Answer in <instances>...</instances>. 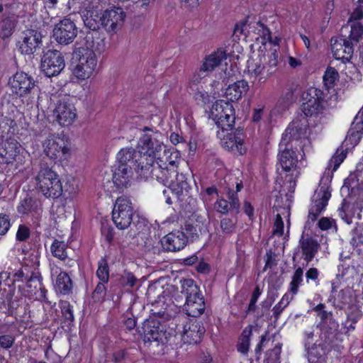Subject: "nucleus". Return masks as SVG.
Wrapping results in <instances>:
<instances>
[{"mask_svg": "<svg viewBox=\"0 0 363 363\" xmlns=\"http://www.w3.org/2000/svg\"><path fill=\"white\" fill-rule=\"evenodd\" d=\"M279 59L278 45L259 54L257 59L247 61V71L251 78L257 79L259 84H264L267 79L277 70Z\"/></svg>", "mask_w": 363, "mask_h": 363, "instance_id": "f257e3e1", "label": "nucleus"}, {"mask_svg": "<svg viewBox=\"0 0 363 363\" xmlns=\"http://www.w3.org/2000/svg\"><path fill=\"white\" fill-rule=\"evenodd\" d=\"M14 343V337L10 335H3L0 336V346L3 349H9Z\"/></svg>", "mask_w": 363, "mask_h": 363, "instance_id": "774afa93", "label": "nucleus"}, {"mask_svg": "<svg viewBox=\"0 0 363 363\" xmlns=\"http://www.w3.org/2000/svg\"><path fill=\"white\" fill-rule=\"evenodd\" d=\"M36 187L46 198H59L63 191L58 175L44 159L39 163V170L35 176Z\"/></svg>", "mask_w": 363, "mask_h": 363, "instance_id": "f03ea898", "label": "nucleus"}, {"mask_svg": "<svg viewBox=\"0 0 363 363\" xmlns=\"http://www.w3.org/2000/svg\"><path fill=\"white\" fill-rule=\"evenodd\" d=\"M16 125L15 121L9 117L0 116V141L8 138V135Z\"/></svg>", "mask_w": 363, "mask_h": 363, "instance_id": "ea45409f", "label": "nucleus"}, {"mask_svg": "<svg viewBox=\"0 0 363 363\" xmlns=\"http://www.w3.org/2000/svg\"><path fill=\"white\" fill-rule=\"evenodd\" d=\"M206 330L201 322L190 320L184 325L182 340L184 343L196 345L201 341Z\"/></svg>", "mask_w": 363, "mask_h": 363, "instance_id": "b1692460", "label": "nucleus"}, {"mask_svg": "<svg viewBox=\"0 0 363 363\" xmlns=\"http://www.w3.org/2000/svg\"><path fill=\"white\" fill-rule=\"evenodd\" d=\"M281 350V346L278 344L273 349L267 351L264 363H280Z\"/></svg>", "mask_w": 363, "mask_h": 363, "instance_id": "3c124183", "label": "nucleus"}, {"mask_svg": "<svg viewBox=\"0 0 363 363\" xmlns=\"http://www.w3.org/2000/svg\"><path fill=\"white\" fill-rule=\"evenodd\" d=\"M104 16L105 30L108 33H116L122 28L126 15L122 8L114 7L104 11Z\"/></svg>", "mask_w": 363, "mask_h": 363, "instance_id": "4be33fe9", "label": "nucleus"}, {"mask_svg": "<svg viewBox=\"0 0 363 363\" xmlns=\"http://www.w3.org/2000/svg\"><path fill=\"white\" fill-rule=\"evenodd\" d=\"M18 20L12 16L2 18L0 21V38L3 40L9 39L15 32Z\"/></svg>", "mask_w": 363, "mask_h": 363, "instance_id": "2f4dec72", "label": "nucleus"}, {"mask_svg": "<svg viewBox=\"0 0 363 363\" xmlns=\"http://www.w3.org/2000/svg\"><path fill=\"white\" fill-rule=\"evenodd\" d=\"M301 250L303 259L306 262V266L315 257L320 249V245L318 240L309 235H305L303 232L299 240L298 250Z\"/></svg>", "mask_w": 363, "mask_h": 363, "instance_id": "a878e982", "label": "nucleus"}, {"mask_svg": "<svg viewBox=\"0 0 363 363\" xmlns=\"http://www.w3.org/2000/svg\"><path fill=\"white\" fill-rule=\"evenodd\" d=\"M41 281L42 277L40 274L38 272L32 271L26 281V286L30 289V293L36 294V291L39 289L45 296V289L43 286Z\"/></svg>", "mask_w": 363, "mask_h": 363, "instance_id": "4c0bfd02", "label": "nucleus"}, {"mask_svg": "<svg viewBox=\"0 0 363 363\" xmlns=\"http://www.w3.org/2000/svg\"><path fill=\"white\" fill-rule=\"evenodd\" d=\"M303 269L302 267H298V268L296 269L295 272H294L291 277V281L289 284V291L293 294H297L299 285L303 281Z\"/></svg>", "mask_w": 363, "mask_h": 363, "instance_id": "37998d69", "label": "nucleus"}, {"mask_svg": "<svg viewBox=\"0 0 363 363\" xmlns=\"http://www.w3.org/2000/svg\"><path fill=\"white\" fill-rule=\"evenodd\" d=\"M158 135L160 134L157 132L144 134L139 139L135 149L156 159L158 155H161L164 146L163 143L158 139Z\"/></svg>", "mask_w": 363, "mask_h": 363, "instance_id": "4468645a", "label": "nucleus"}, {"mask_svg": "<svg viewBox=\"0 0 363 363\" xmlns=\"http://www.w3.org/2000/svg\"><path fill=\"white\" fill-rule=\"evenodd\" d=\"M112 220L116 226L121 230L128 228L131 224L135 227L140 224L138 216L134 217L131 201L123 196H120L116 200L112 211Z\"/></svg>", "mask_w": 363, "mask_h": 363, "instance_id": "39448f33", "label": "nucleus"}, {"mask_svg": "<svg viewBox=\"0 0 363 363\" xmlns=\"http://www.w3.org/2000/svg\"><path fill=\"white\" fill-rule=\"evenodd\" d=\"M315 195L317 198L315 199L314 203L309 209L306 225H309L311 223L315 221L318 216L328 205V201L331 196L330 187L326 184L324 185H320L319 189L315 191Z\"/></svg>", "mask_w": 363, "mask_h": 363, "instance_id": "2eb2a0df", "label": "nucleus"}, {"mask_svg": "<svg viewBox=\"0 0 363 363\" xmlns=\"http://www.w3.org/2000/svg\"><path fill=\"white\" fill-rule=\"evenodd\" d=\"M217 211L221 213H227L230 211H235L230 207L228 201L226 199H220L216 203Z\"/></svg>", "mask_w": 363, "mask_h": 363, "instance_id": "338daca9", "label": "nucleus"}, {"mask_svg": "<svg viewBox=\"0 0 363 363\" xmlns=\"http://www.w3.org/2000/svg\"><path fill=\"white\" fill-rule=\"evenodd\" d=\"M345 157L346 152L343 150H342L340 153H339V149H337L335 154L330 160L328 167H333V171H335L338 168L340 164L343 162Z\"/></svg>", "mask_w": 363, "mask_h": 363, "instance_id": "13d9d810", "label": "nucleus"}, {"mask_svg": "<svg viewBox=\"0 0 363 363\" xmlns=\"http://www.w3.org/2000/svg\"><path fill=\"white\" fill-rule=\"evenodd\" d=\"M96 275L102 282H108L109 279V267L105 259H101L99 261Z\"/></svg>", "mask_w": 363, "mask_h": 363, "instance_id": "8fccbe9b", "label": "nucleus"}, {"mask_svg": "<svg viewBox=\"0 0 363 363\" xmlns=\"http://www.w3.org/2000/svg\"><path fill=\"white\" fill-rule=\"evenodd\" d=\"M30 268L28 266H22L13 274V283L16 281L26 282L31 273Z\"/></svg>", "mask_w": 363, "mask_h": 363, "instance_id": "603ef678", "label": "nucleus"}, {"mask_svg": "<svg viewBox=\"0 0 363 363\" xmlns=\"http://www.w3.org/2000/svg\"><path fill=\"white\" fill-rule=\"evenodd\" d=\"M66 248L67 245L64 242L55 240L51 245L50 250L54 257L63 260L67 257Z\"/></svg>", "mask_w": 363, "mask_h": 363, "instance_id": "a18cd8bd", "label": "nucleus"}, {"mask_svg": "<svg viewBox=\"0 0 363 363\" xmlns=\"http://www.w3.org/2000/svg\"><path fill=\"white\" fill-rule=\"evenodd\" d=\"M338 77V72L335 68L329 67L323 76L325 85L329 89L332 87Z\"/></svg>", "mask_w": 363, "mask_h": 363, "instance_id": "6e6d98bb", "label": "nucleus"}, {"mask_svg": "<svg viewBox=\"0 0 363 363\" xmlns=\"http://www.w3.org/2000/svg\"><path fill=\"white\" fill-rule=\"evenodd\" d=\"M23 35L19 50L23 55H30L41 46L43 35L40 31L35 29H27L23 31Z\"/></svg>", "mask_w": 363, "mask_h": 363, "instance_id": "412c9836", "label": "nucleus"}, {"mask_svg": "<svg viewBox=\"0 0 363 363\" xmlns=\"http://www.w3.org/2000/svg\"><path fill=\"white\" fill-rule=\"evenodd\" d=\"M363 208L362 201H356L351 208H350V203L345 199H343L341 207L339 208L338 211L341 218L345 220L347 224L352 223V220L357 211H359L358 216L360 217V212Z\"/></svg>", "mask_w": 363, "mask_h": 363, "instance_id": "cd10ccee", "label": "nucleus"}, {"mask_svg": "<svg viewBox=\"0 0 363 363\" xmlns=\"http://www.w3.org/2000/svg\"><path fill=\"white\" fill-rule=\"evenodd\" d=\"M323 327L325 328V333H328V335L325 337V341L330 343L332 342L330 335L334 337L337 335L339 328V324L333 319L332 316L329 320H328V323H323Z\"/></svg>", "mask_w": 363, "mask_h": 363, "instance_id": "09e8293b", "label": "nucleus"}, {"mask_svg": "<svg viewBox=\"0 0 363 363\" xmlns=\"http://www.w3.org/2000/svg\"><path fill=\"white\" fill-rule=\"evenodd\" d=\"M77 35V28L72 20L64 18L55 25L53 37L60 45L72 43Z\"/></svg>", "mask_w": 363, "mask_h": 363, "instance_id": "ddd939ff", "label": "nucleus"}, {"mask_svg": "<svg viewBox=\"0 0 363 363\" xmlns=\"http://www.w3.org/2000/svg\"><path fill=\"white\" fill-rule=\"evenodd\" d=\"M138 279L131 272L125 270L118 279L119 284L123 287L133 288L135 286Z\"/></svg>", "mask_w": 363, "mask_h": 363, "instance_id": "de8ad7c7", "label": "nucleus"}, {"mask_svg": "<svg viewBox=\"0 0 363 363\" xmlns=\"http://www.w3.org/2000/svg\"><path fill=\"white\" fill-rule=\"evenodd\" d=\"M323 92L318 89H312L303 96L304 102L302 105V111L306 116H316L324 109V101L322 99Z\"/></svg>", "mask_w": 363, "mask_h": 363, "instance_id": "6ab92c4d", "label": "nucleus"}, {"mask_svg": "<svg viewBox=\"0 0 363 363\" xmlns=\"http://www.w3.org/2000/svg\"><path fill=\"white\" fill-rule=\"evenodd\" d=\"M226 191V200L228 201L230 207L233 209H235L236 213H238L240 207V203L237 192L230 188H227Z\"/></svg>", "mask_w": 363, "mask_h": 363, "instance_id": "864d4df0", "label": "nucleus"}, {"mask_svg": "<svg viewBox=\"0 0 363 363\" xmlns=\"http://www.w3.org/2000/svg\"><path fill=\"white\" fill-rule=\"evenodd\" d=\"M11 226L9 216L0 214V235H5Z\"/></svg>", "mask_w": 363, "mask_h": 363, "instance_id": "69168bd1", "label": "nucleus"}, {"mask_svg": "<svg viewBox=\"0 0 363 363\" xmlns=\"http://www.w3.org/2000/svg\"><path fill=\"white\" fill-rule=\"evenodd\" d=\"M30 236V228L26 225H20L16 235V239L19 242L27 241Z\"/></svg>", "mask_w": 363, "mask_h": 363, "instance_id": "052dcab7", "label": "nucleus"}, {"mask_svg": "<svg viewBox=\"0 0 363 363\" xmlns=\"http://www.w3.org/2000/svg\"><path fill=\"white\" fill-rule=\"evenodd\" d=\"M39 202L32 197L27 196L21 200L18 206L17 211L21 214H28L33 211H37Z\"/></svg>", "mask_w": 363, "mask_h": 363, "instance_id": "58836bf2", "label": "nucleus"}, {"mask_svg": "<svg viewBox=\"0 0 363 363\" xmlns=\"http://www.w3.org/2000/svg\"><path fill=\"white\" fill-rule=\"evenodd\" d=\"M282 169L286 172L296 167L298 157L296 152L292 148L287 146L283 150H281L279 158Z\"/></svg>", "mask_w": 363, "mask_h": 363, "instance_id": "c756f323", "label": "nucleus"}, {"mask_svg": "<svg viewBox=\"0 0 363 363\" xmlns=\"http://www.w3.org/2000/svg\"><path fill=\"white\" fill-rule=\"evenodd\" d=\"M205 308L203 296L200 294L193 298L186 300L184 310L188 316L196 318L203 314Z\"/></svg>", "mask_w": 363, "mask_h": 363, "instance_id": "bb28decb", "label": "nucleus"}, {"mask_svg": "<svg viewBox=\"0 0 363 363\" xmlns=\"http://www.w3.org/2000/svg\"><path fill=\"white\" fill-rule=\"evenodd\" d=\"M211 117L223 130H232L235 125V109L229 101L219 100L213 104Z\"/></svg>", "mask_w": 363, "mask_h": 363, "instance_id": "1a4fd4ad", "label": "nucleus"}, {"mask_svg": "<svg viewBox=\"0 0 363 363\" xmlns=\"http://www.w3.org/2000/svg\"><path fill=\"white\" fill-rule=\"evenodd\" d=\"M104 12L101 10H86L83 15L84 26L90 31L86 35L85 39L88 46L94 48V39H101V31L105 29Z\"/></svg>", "mask_w": 363, "mask_h": 363, "instance_id": "9d476101", "label": "nucleus"}, {"mask_svg": "<svg viewBox=\"0 0 363 363\" xmlns=\"http://www.w3.org/2000/svg\"><path fill=\"white\" fill-rule=\"evenodd\" d=\"M249 90V85L245 80H238L230 84L225 90V96L231 102L239 100Z\"/></svg>", "mask_w": 363, "mask_h": 363, "instance_id": "c85d7f7f", "label": "nucleus"}, {"mask_svg": "<svg viewBox=\"0 0 363 363\" xmlns=\"http://www.w3.org/2000/svg\"><path fill=\"white\" fill-rule=\"evenodd\" d=\"M74 56L77 63L73 68V74L79 79L89 78L97 65V58L93 50L79 48Z\"/></svg>", "mask_w": 363, "mask_h": 363, "instance_id": "0eeeda50", "label": "nucleus"}, {"mask_svg": "<svg viewBox=\"0 0 363 363\" xmlns=\"http://www.w3.org/2000/svg\"><path fill=\"white\" fill-rule=\"evenodd\" d=\"M162 289L157 287L155 285H150L148 286L146 295L149 299V301L152 303V306H155L156 304H159L160 302V298H164V296H162Z\"/></svg>", "mask_w": 363, "mask_h": 363, "instance_id": "49530a36", "label": "nucleus"}, {"mask_svg": "<svg viewBox=\"0 0 363 363\" xmlns=\"http://www.w3.org/2000/svg\"><path fill=\"white\" fill-rule=\"evenodd\" d=\"M9 85L12 92L21 98L28 99L33 104L39 98L40 91L37 82L31 77L23 72H17L9 78Z\"/></svg>", "mask_w": 363, "mask_h": 363, "instance_id": "20e7f679", "label": "nucleus"}, {"mask_svg": "<svg viewBox=\"0 0 363 363\" xmlns=\"http://www.w3.org/2000/svg\"><path fill=\"white\" fill-rule=\"evenodd\" d=\"M53 113L58 123L63 126L72 124L76 118L74 106L66 97L57 101Z\"/></svg>", "mask_w": 363, "mask_h": 363, "instance_id": "aec40b11", "label": "nucleus"}, {"mask_svg": "<svg viewBox=\"0 0 363 363\" xmlns=\"http://www.w3.org/2000/svg\"><path fill=\"white\" fill-rule=\"evenodd\" d=\"M363 36V25L359 22H354L351 25V30L349 37L347 38L351 40L353 45H357Z\"/></svg>", "mask_w": 363, "mask_h": 363, "instance_id": "c03bdc74", "label": "nucleus"}, {"mask_svg": "<svg viewBox=\"0 0 363 363\" xmlns=\"http://www.w3.org/2000/svg\"><path fill=\"white\" fill-rule=\"evenodd\" d=\"M44 146L46 156L53 160L66 159L65 156L69 152L65 142L60 138L48 139L44 143Z\"/></svg>", "mask_w": 363, "mask_h": 363, "instance_id": "393cba45", "label": "nucleus"}, {"mask_svg": "<svg viewBox=\"0 0 363 363\" xmlns=\"http://www.w3.org/2000/svg\"><path fill=\"white\" fill-rule=\"evenodd\" d=\"M73 287L72 281L67 273L61 272L57 277L55 289L63 295L72 293Z\"/></svg>", "mask_w": 363, "mask_h": 363, "instance_id": "72a5a7b5", "label": "nucleus"}, {"mask_svg": "<svg viewBox=\"0 0 363 363\" xmlns=\"http://www.w3.org/2000/svg\"><path fill=\"white\" fill-rule=\"evenodd\" d=\"M143 341L145 347L151 349L158 347L160 350L166 345L171 336L166 326L154 317L146 319L143 324Z\"/></svg>", "mask_w": 363, "mask_h": 363, "instance_id": "7ed1b4c3", "label": "nucleus"}, {"mask_svg": "<svg viewBox=\"0 0 363 363\" xmlns=\"http://www.w3.org/2000/svg\"><path fill=\"white\" fill-rule=\"evenodd\" d=\"M160 244L165 252H177L183 249L187 244L184 231H172L160 240Z\"/></svg>", "mask_w": 363, "mask_h": 363, "instance_id": "5701e85b", "label": "nucleus"}, {"mask_svg": "<svg viewBox=\"0 0 363 363\" xmlns=\"http://www.w3.org/2000/svg\"><path fill=\"white\" fill-rule=\"evenodd\" d=\"M291 298H289V295L285 294L282 297L281 300L273 308V315L274 316L275 320H277L280 314L283 311V310L288 306L290 303Z\"/></svg>", "mask_w": 363, "mask_h": 363, "instance_id": "5fc2aeb1", "label": "nucleus"}, {"mask_svg": "<svg viewBox=\"0 0 363 363\" xmlns=\"http://www.w3.org/2000/svg\"><path fill=\"white\" fill-rule=\"evenodd\" d=\"M307 120L306 118H296L289 125L282 135L279 144L280 149L282 146H288L291 140H298L305 138L307 133Z\"/></svg>", "mask_w": 363, "mask_h": 363, "instance_id": "a211bd4d", "label": "nucleus"}, {"mask_svg": "<svg viewBox=\"0 0 363 363\" xmlns=\"http://www.w3.org/2000/svg\"><path fill=\"white\" fill-rule=\"evenodd\" d=\"M181 293L186 297V300L193 298L201 294L199 286L191 279H183L180 281Z\"/></svg>", "mask_w": 363, "mask_h": 363, "instance_id": "f704fd0d", "label": "nucleus"}, {"mask_svg": "<svg viewBox=\"0 0 363 363\" xmlns=\"http://www.w3.org/2000/svg\"><path fill=\"white\" fill-rule=\"evenodd\" d=\"M62 54L57 50H48L41 58L40 68L48 77L58 75L65 68Z\"/></svg>", "mask_w": 363, "mask_h": 363, "instance_id": "f8f14e48", "label": "nucleus"}, {"mask_svg": "<svg viewBox=\"0 0 363 363\" xmlns=\"http://www.w3.org/2000/svg\"><path fill=\"white\" fill-rule=\"evenodd\" d=\"M7 308L6 307L5 301L1 302V304L6 309L4 313L8 316H13L16 319L19 318H24L27 313L28 304L26 303L25 299L22 295L16 291L15 287L9 286V290L6 294Z\"/></svg>", "mask_w": 363, "mask_h": 363, "instance_id": "9b49d317", "label": "nucleus"}, {"mask_svg": "<svg viewBox=\"0 0 363 363\" xmlns=\"http://www.w3.org/2000/svg\"><path fill=\"white\" fill-rule=\"evenodd\" d=\"M202 225L198 220L190 219L185 222L184 225L182 227V230L184 231L185 236L189 240H194L199 238V233L201 232Z\"/></svg>", "mask_w": 363, "mask_h": 363, "instance_id": "c9c22d12", "label": "nucleus"}, {"mask_svg": "<svg viewBox=\"0 0 363 363\" xmlns=\"http://www.w3.org/2000/svg\"><path fill=\"white\" fill-rule=\"evenodd\" d=\"M331 50L333 56L337 60H341L342 62H349L353 56L354 45L351 40L342 35L331 38Z\"/></svg>", "mask_w": 363, "mask_h": 363, "instance_id": "f3484780", "label": "nucleus"}, {"mask_svg": "<svg viewBox=\"0 0 363 363\" xmlns=\"http://www.w3.org/2000/svg\"><path fill=\"white\" fill-rule=\"evenodd\" d=\"M222 145L225 148L228 150H235V148L240 155H243L246 152L245 147L243 145V144L239 145L237 142H235L232 133L228 134L226 138H223Z\"/></svg>", "mask_w": 363, "mask_h": 363, "instance_id": "a19ab883", "label": "nucleus"}, {"mask_svg": "<svg viewBox=\"0 0 363 363\" xmlns=\"http://www.w3.org/2000/svg\"><path fill=\"white\" fill-rule=\"evenodd\" d=\"M129 157L130 155H125L121 149L117 155L118 163L112 167V181L114 186L118 189H126L130 185L133 171Z\"/></svg>", "mask_w": 363, "mask_h": 363, "instance_id": "6e6552de", "label": "nucleus"}, {"mask_svg": "<svg viewBox=\"0 0 363 363\" xmlns=\"http://www.w3.org/2000/svg\"><path fill=\"white\" fill-rule=\"evenodd\" d=\"M60 308L65 321H67L70 325L74 319L71 305L67 301H62Z\"/></svg>", "mask_w": 363, "mask_h": 363, "instance_id": "4d7b16f0", "label": "nucleus"}, {"mask_svg": "<svg viewBox=\"0 0 363 363\" xmlns=\"http://www.w3.org/2000/svg\"><path fill=\"white\" fill-rule=\"evenodd\" d=\"M351 244L353 247L357 248V250L359 252L363 249V234L357 228L352 230Z\"/></svg>", "mask_w": 363, "mask_h": 363, "instance_id": "bf43d9fd", "label": "nucleus"}, {"mask_svg": "<svg viewBox=\"0 0 363 363\" xmlns=\"http://www.w3.org/2000/svg\"><path fill=\"white\" fill-rule=\"evenodd\" d=\"M261 289L258 285H257L252 292V294L251 296L250 301L249 303V306L245 311V313L247 314L250 312L255 311L257 306L256 303L257 301V299L259 296L261 295Z\"/></svg>", "mask_w": 363, "mask_h": 363, "instance_id": "680f3d73", "label": "nucleus"}, {"mask_svg": "<svg viewBox=\"0 0 363 363\" xmlns=\"http://www.w3.org/2000/svg\"><path fill=\"white\" fill-rule=\"evenodd\" d=\"M252 335V326L245 328L241 335L240 342L238 345V350L242 354H246L249 350L250 337Z\"/></svg>", "mask_w": 363, "mask_h": 363, "instance_id": "79ce46f5", "label": "nucleus"}, {"mask_svg": "<svg viewBox=\"0 0 363 363\" xmlns=\"http://www.w3.org/2000/svg\"><path fill=\"white\" fill-rule=\"evenodd\" d=\"M106 294V287L104 282L99 283L94 292L92 293V298L95 301H101Z\"/></svg>", "mask_w": 363, "mask_h": 363, "instance_id": "e2e57ef3", "label": "nucleus"}, {"mask_svg": "<svg viewBox=\"0 0 363 363\" xmlns=\"http://www.w3.org/2000/svg\"><path fill=\"white\" fill-rule=\"evenodd\" d=\"M123 150L125 155H130V165L132 168L135 167V171L138 174V177L147 180L152 177L155 169L154 164L156 159L143 153L135 148L127 147L123 148Z\"/></svg>", "mask_w": 363, "mask_h": 363, "instance_id": "423d86ee", "label": "nucleus"}, {"mask_svg": "<svg viewBox=\"0 0 363 363\" xmlns=\"http://www.w3.org/2000/svg\"><path fill=\"white\" fill-rule=\"evenodd\" d=\"M21 150L20 143L13 138L0 141V169H4L7 164L13 163Z\"/></svg>", "mask_w": 363, "mask_h": 363, "instance_id": "dca6fc26", "label": "nucleus"}, {"mask_svg": "<svg viewBox=\"0 0 363 363\" xmlns=\"http://www.w3.org/2000/svg\"><path fill=\"white\" fill-rule=\"evenodd\" d=\"M305 347L307 350L308 359L311 363L318 362L325 354V347L321 344H313L311 347L309 343L306 342Z\"/></svg>", "mask_w": 363, "mask_h": 363, "instance_id": "e433bc0d", "label": "nucleus"}, {"mask_svg": "<svg viewBox=\"0 0 363 363\" xmlns=\"http://www.w3.org/2000/svg\"><path fill=\"white\" fill-rule=\"evenodd\" d=\"M220 228L225 233H231L235 228V223L229 218L220 220Z\"/></svg>", "mask_w": 363, "mask_h": 363, "instance_id": "0e129e2a", "label": "nucleus"}, {"mask_svg": "<svg viewBox=\"0 0 363 363\" xmlns=\"http://www.w3.org/2000/svg\"><path fill=\"white\" fill-rule=\"evenodd\" d=\"M226 58L225 52L223 50H218L217 52L208 55L205 58L200 72H211L215 67L220 65L222 60Z\"/></svg>", "mask_w": 363, "mask_h": 363, "instance_id": "7c9ffc66", "label": "nucleus"}, {"mask_svg": "<svg viewBox=\"0 0 363 363\" xmlns=\"http://www.w3.org/2000/svg\"><path fill=\"white\" fill-rule=\"evenodd\" d=\"M178 155V152L171 151L164 146V150L162 151L161 155H158L156 159L158 160L157 164L160 167L166 169L165 171L168 172V165L172 167L175 166Z\"/></svg>", "mask_w": 363, "mask_h": 363, "instance_id": "473e14b6", "label": "nucleus"}]
</instances>
